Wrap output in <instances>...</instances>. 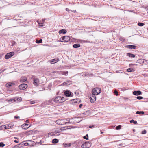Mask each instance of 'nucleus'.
Here are the masks:
<instances>
[{
  "label": "nucleus",
  "instance_id": "f257e3e1",
  "mask_svg": "<svg viewBox=\"0 0 148 148\" xmlns=\"http://www.w3.org/2000/svg\"><path fill=\"white\" fill-rule=\"evenodd\" d=\"M56 123L58 125H64L66 123H70V120L69 119H61L57 120L56 121Z\"/></svg>",
  "mask_w": 148,
  "mask_h": 148
},
{
  "label": "nucleus",
  "instance_id": "f03ea898",
  "mask_svg": "<svg viewBox=\"0 0 148 148\" xmlns=\"http://www.w3.org/2000/svg\"><path fill=\"white\" fill-rule=\"evenodd\" d=\"M53 99L54 102L58 103H62L66 100L64 97L61 96H58Z\"/></svg>",
  "mask_w": 148,
  "mask_h": 148
},
{
  "label": "nucleus",
  "instance_id": "7ed1b4c3",
  "mask_svg": "<svg viewBox=\"0 0 148 148\" xmlns=\"http://www.w3.org/2000/svg\"><path fill=\"white\" fill-rule=\"evenodd\" d=\"M101 92V90L99 88H93L92 91V95H97L100 93Z\"/></svg>",
  "mask_w": 148,
  "mask_h": 148
},
{
  "label": "nucleus",
  "instance_id": "20e7f679",
  "mask_svg": "<svg viewBox=\"0 0 148 148\" xmlns=\"http://www.w3.org/2000/svg\"><path fill=\"white\" fill-rule=\"evenodd\" d=\"M70 40V38L67 36H63L60 39V41L61 42H68Z\"/></svg>",
  "mask_w": 148,
  "mask_h": 148
},
{
  "label": "nucleus",
  "instance_id": "39448f33",
  "mask_svg": "<svg viewBox=\"0 0 148 148\" xmlns=\"http://www.w3.org/2000/svg\"><path fill=\"white\" fill-rule=\"evenodd\" d=\"M91 145L90 143L88 142H86L82 144L81 145V147L82 148H88L91 147Z\"/></svg>",
  "mask_w": 148,
  "mask_h": 148
},
{
  "label": "nucleus",
  "instance_id": "423d86ee",
  "mask_svg": "<svg viewBox=\"0 0 148 148\" xmlns=\"http://www.w3.org/2000/svg\"><path fill=\"white\" fill-rule=\"evenodd\" d=\"M14 54L13 52H11L7 53L5 56V58L6 59H8L11 57Z\"/></svg>",
  "mask_w": 148,
  "mask_h": 148
},
{
  "label": "nucleus",
  "instance_id": "0eeeda50",
  "mask_svg": "<svg viewBox=\"0 0 148 148\" xmlns=\"http://www.w3.org/2000/svg\"><path fill=\"white\" fill-rule=\"evenodd\" d=\"M27 87V85L25 84H22L19 86V88L21 90H24L26 89Z\"/></svg>",
  "mask_w": 148,
  "mask_h": 148
},
{
  "label": "nucleus",
  "instance_id": "6e6552de",
  "mask_svg": "<svg viewBox=\"0 0 148 148\" xmlns=\"http://www.w3.org/2000/svg\"><path fill=\"white\" fill-rule=\"evenodd\" d=\"M81 102V100L79 99H73V100L72 103L74 104H79Z\"/></svg>",
  "mask_w": 148,
  "mask_h": 148
},
{
  "label": "nucleus",
  "instance_id": "1a4fd4ad",
  "mask_svg": "<svg viewBox=\"0 0 148 148\" xmlns=\"http://www.w3.org/2000/svg\"><path fill=\"white\" fill-rule=\"evenodd\" d=\"M90 99L92 103H94L96 101V97L95 95H93L90 97Z\"/></svg>",
  "mask_w": 148,
  "mask_h": 148
},
{
  "label": "nucleus",
  "instance_id": "9d476101",
  "mask_svg": "<svg viewBox=\"0 0 148 148\" xmlns=\"http://www.w3.org/2000/svg\"><path fill=\"white\" fill-rule=\"evenodd\" d=\"M33 84L36 86H37L39 84V79L37 78H34Z\"/></svg>",
  "mask_w": 148,
  "mask_h": 148
},
{
  "label": "nucleus",
  "instance_id": "9b49d317",
  "mask_svg": "<svg viewBox=\"0 0 148 148\" xmlns=\"http://www.w3.org/2000/svg\"><path fill=\"white\" fill-rule=\"evenodd\" d=\"M140 62L141 64H147V61L145 59H141L140 60Z\"/></svg>",
  "mask_w": 148,
  "mask_h": 148
},
{
  "label": "nucleus",
  "instance_id": "f8f14e48",
  "mask_svg": "<svg viewBox=\"0 0 148 148\" xmlns=\"http://www.w3.org/2000/svg\"><path fill=\"white\" fill-rule=\"evenodd\" d=\"M133 94L134 95L138 96L142 94V92L139 90L134 91L133 92Z\"/></svg>",
  "mask_w": 148,
  "mask_h": 148
},
{
  "label": "nucleus",
  "instance_id": "ddd939ff",
  "mask_svg": "<svg viewBox=\"0 0 148 148\" xmlns=\"http://www.w3.org/2000/svg\"><path fill=\"white\" fill-rule=\"evenodd\" d=\"M58 74L66 76L68 75V71H58Z\"/></svg>",
  "mask_w": 148,
  "mask_h": 148
},
{
  "label": "nucleus",
  "instance_id": "4468645a",
  "mask_svg": "<svg viewBox=\"0 0 148 148\" xmlns=\"http://www.w3.org/2000/svg\"><path fill=\"white\" fill-rule=\"evenodd\" d=\"M59 61V59L58 58L52 59L50 61L51 64H54L58 62Z\"/></svg>",
  "mask_w": 148,
  "mask_h": 148
},
{
  "label": "nucleus",
  "instance_id": "2eb2a0df",
  "mask_svg": "<svg viewBox=\"0 0 148 148\" xmlns=\"http://www.w3.org/2000/svg\"><path fill=\"white\" fill-rule=\"evenodd\" d=\"M64 95L66 97H69L71 95V92L69 90H67L64 92Z\"/></svg>",
  "mask_w": 148,
  "mask_h": 148
},
{
  "label": "nucleus",
  "instance_id": "dca6fc26",
  "mask_svg": "<svg viewBox=\"0 0 148 148\" xmlns=\"http://www.w3.org/2000/svg\"><path fill=\"white\" fill-rule=\"evenodd\" d=\"M28 125V124H24L21 125V127L23 129L25 130H27L29 127H30L29 126V127H27Z\"/></svg>",
  "mask_w": 148,
  "mask_h": 148
},
{
  "label": "nucleus",
  "instance_id": "f3484780",
  "mask_svg": "<svg viewBox=\"0 0 148 148\" xmlns=\"http://www.w3.org/2000/svg\"><path fill=\"white\" fill-rule=\"evenodd\" d=\"M125 47L127 48L131 49H135L136 48L137 46L133 45H128L125 46Z\"/></svg>",
  "mask_w": 148,
  "mask_h": 148
},
{
  "label": "nucleus",
  "instance_id": "a211bd4d",
  "mask_svg": "<svg viewBox=\"0 0 148 148\" xmlns=\"http://www.w3.org/2000/svg\"><path fill=\"white\" fill-rule=\"evenodd\" d=\"M15 84L14 83H12L11 82H9L6 84V87L10 88L13 85H15Z\"/></svg>",
  "mask_w": 148,
  "mask_h": 148
},
{
  "label": "nucleus",
  "instance_id": "6ab92c4d",
  "mask_svg": "<svg viewBox=\"0 0 148 148\" xmlns=\"http://www.w3.org/2000/svg\"><path fill=\"white\" fill-rule=\"evenodd\" d=\"M27 79L26 77H21L20 79L21 82H25L27 80Z\"/></svg>",
  "mask_w": 148,
  "mask_h": 148
},
{
  "label": "nucleus",
  "instance_id": "aec40b11",
  "mask_svg": "<svg viewBox=\"0 0 148 148\" xmlns=\"http://www.w3.org/2000/svg\"><path fill=\"white\" fill-rule=\"evenodd\" d=\"M67 32V31L65 29H61L59 31V33L60 34H65Z\"/></svg>",
  "mask_w": 148,
  "mask_h": 148
},
{
  "label": "nucleus",
  "instance_id": "412c9836",
  "mask_svg": "<svg viewBox=\"0 0 148 148\" xmlns=\"http://www.w3.org/2000/svg\"><path fill=\"white\" fill-rule=\"evenodd\" d=\"M127 55L130 57L134 58L135 57V55L134 54L130 53H127Z\"/></svg>",
  "mask_w": 148,
  "mask_h": 148
},
{
  "label": "nucleus",
  "instance_id": "4be33fe9",
  "mask_svg": "<svg viewBox=\"0 0 148 148\" xmlns=\"http://www.w3.org/2000/svg\"><path fill=\"white\" fill-rule=\"evenodd\" d=\"M80 45L79 44H75L73 45V47L74 48H77L80 47Z\"/></svg>",
  "mask_w": 148,
  "mask_h": 148
},
{
  "label": "nucleus",
  "instance_id": "5701e85b",
  "mask_svg": "<svg viewBox=\"0 0 148 148\" xmlns=\"http://www.w3.org/2000/svg\"><path fill=\"white\" fill-rule=\"evenodd\" d=\"M89 112L88 111H86L85 112L83 113L82 114V115L83 116H84L85 117L87 116L88 115Z\"/></svg>",
  "mask_w": 148,
  "mask_h": 148
},
{
  "label": "nucleus",
  "instance_id": "b1692460",
  "mask_svg": "<svg viewBox=\"0 0 148 148\" xmlns=\"http://www.w3.org/2000/svg\"><path fill=\"white\" fill-rule=\"evenodd\" d=\"M58 142V140L57 139H54L52 140V142L53 143H56Z\"/></svg>",
  "mask_w": 148,
  "mask_h": 148
},
{
  "label": "nucleus",
  "instance_id": "393cba45",
  "mask_svg": "<svg viewBox=\"0 0 148 148\" xmlns=\"http://www.w3.org/2000/svg\"><path fill=\"white\" fill-rule=\"evenodd\" d=\"M63 145L65 147H69L71 145V143H63Z\"/></svg>",
  "mask_w": 148,
  "mask_h": 148
},
{
  "label": "nucleus",
  "instance_id": "a878e982",
  "mask_svg": "<svg viewBox=\"0 0 148 148\" xmlns=\"http://www.w3.org/2000/svg\"><path fill=\"white\" fill-rule=\"evenodd\" d=\"M54 98L52 99L49 100L48 102V103H47V104H51L52 103H53V102H52L53 101V99Z\"/></svg>",
  "mask_w": 148,
  "mask_h": 148
},
{
  "label": "nucleus",
  "instance_id": "bb28decb",
  "mask_svg": "<svg viewBox=\"0 0 148 148\" xmlns=\"http://www.w3.org/2000/svg\"><path fill=\"white\" fill-rule=\"evenodd\" d=\"M144 111H137L136 112V114H143L144 113Z\"/></svg>",
  "mask_w": 148,
  "mask_h": 148
},
{
  "label": "nucleus",
  "instance_id": "cd10ccee",
  "mask_svg": "<svg viewBox=\"0 0 148 148\" xmlns=\"http://www.w3.org/2000/svg\"><path fill=\"white\" fill-rule=\"evenodd\" d=\"M127 71L128 72H131L132 71H134V70L132 68H130L127 69Z\"/></svg>",
  "mask_w": 148,
  "mask_h": 148
},
{
  "label": "nucleus",
  "instance_id": "c85d7f7f",
  "mask_svg": "<svg viewBox=\"0 0 148 148\" xmlns=\"http://www.w3.org/2000/svg\"><path fill=\"white\" fill-rule=\"evenodd\" d=\"M130 123H133L134 124H136L137 123V121H134L133 119H132L131 120H130Z\"/></svg>",
  "mask_w": 148,
  "mask_h": 148
},
{
  "label": "nucleus",
  "instance_id": "c756f323",
  "mask_svg": "<svg viewBox=\"0 0 148 148\" xmlns=\"http://www.w3.org/2000/svg\"><path fill=\"white\" fill-rule=\"evenodd\" d=\"M36 42L37 43H41L42 42V39H40L39 40H36Z\"/></svg>",
  "mask_w": 148,
  "mask_h": 148
},
{
  "label": "nucleus",
  "instance_id": "7c9ffc66",
  "mask_svg": "<svg viewBox=\"0 0 148 148\" xmlns=\"http://www.w3.org/2000/svg\"><path fill=\"white\" fill-rule=\"evenodd\" d=\"M144 24L143 23L139 22L138 23V25L140 26H142L144 25Z\"/></svg>",
  "mask_w": 148,
  "mask_h": 148
},
{
  "label": "nucleus",
  "instance_id": "2f4dec72",
  "mask_svg": "<svg viewBox=\"0 0 148 148\" xmlns=\"http://www.w3.org/2000/svg\"><path fill=\"white\" fill-rule=\"evenodd\" d=\"M2 127H4L5 129H8L10 128L8 126V125H4Z\"/></svg>",
  "mask_w": 148,
  "mask_h": 148
},
{
  "label": "nucleus",
  "instance_id": "473e14b6",
  "mask_svg": "<svg viewBox=\"0 0 148 148\" xmlns=\"http://www.w3.org/2000/svg\"><path fill=\"white\" fill-rule=\"evenodd\" d=\"M121 125H119L116 127V130H119L121 128Z\"/></svg>",
  "mask_w": 148,
  "mask_h": 148
},
{
  "label": "nucleus",
  "instance_id": "72a5a7b5",
  "mask_svg": "<svg viewBox=\"0 0 148 148\" xmlns=\"http://www.w3.org/2000/svg\"><path fill=\"white\" fill-rule=\"evenodd\" d=\"M136 98L138 100H141L143 99V97L142 96H138L136 97Z\"/></svg>",
  "mask_w": 148,
  "mask_h": 148
},
{
  "label": "nucleus",
  "instance_id": "f704fd0d",
  "mask_svg": "<svg viewBox=\"0 0 148 148\" xmlns=\"http://www.w3.org/2000/svg\"><path fill=\"white\" fill-rule=\"evenodd\" d=\"M86 136H87V137L86 136H84L83 137V138L84 139H85L86 140H88V135L87 134L86 135Z\"/></svg>",
  "mask_w": 148,
  "mask_h": 148
},
{
  "label": "nucleus",
  "instance_id": "c9c22d12",
  "mask_svg": "<svg viewBox=\"0 0 148 148\" xmlns=\"http://www.w3.org/2000/svg\"><path fill=\"white\" fill-rule=\"evenodd\" d=\"M13 126L14 124H9L8 125V126H9L10 128L12 127Z\"/></svg>",
  "mask_w": 148,
  "mask_h": 148
},
{
  "label": "nucleus",
  "instance_id": "e433bc0d",
  "mask_svg": "<svg viewBox=\"0 0 148 148\" xmlns=\"http://www.w3.org/2000/svg\"><path fill=\"white\" fill-rule=\"evenodd\" d=\"M114 93L117 96L118 95V92L116 90H115L114 91Z\"/></svg>",
  "mask_w": 148,
  "mask_h": 148
},
{
  "label": "nucleus",
  "instance_id": "4c0bfd02",
  "mask_svg": "<svg viewBox=\"0 0 148 148\" xmlns=\"http://www.w3.org/2000/svg\"><path fill=\"white\" fill-rule=\"evenodd\" d=\"M146 133V130H144L142 132V134H145Z\"/></svg>",
  "mask_w": 148,
  "mask_h": 148
},
{
  "label": "nucleus",
  "instance_id": "58836bf2",
  "mask_svg": "<svg viewBox=\"0 0 148 148\" xmlns=\"http://www.w3.org/2000/svg\"><path fill=\"white\" fill-rule=\"evenodd\" d=\"M5 146V144L3 142H1V147H3Z\"/></svg>",
  "mask_w": 148,
  "mask_h": 148
},
{
  "label": "nucleus",
  "instance_id": "ea45409f",
  "mask_svg": "<svg viewBox=\"0 0 148 148\" xmlns=\"http://www.w3.org/2000/svg\"><path fill=\"white\" fill-rule=\"evenodd\" d=\"M30 103L31 104H33L35 103V102L34 101H32L30 102Z\"/></svg>",
  "mask_w": 148,
  "mask_h": 148
},
{
  "label": "nucleus",
  "instance_id": "a19ab883",
  "mask_svg": "<svg viewBox=\"0 0 148 148\" xmlns=\"http://www.w3.org/2000/svg\"><path fill=\"white\" fill-rule=\"evenodd\" d=\"M4 125H3L1 126V130H4V127H2Z\"/></svg>",
  "mask_w": 148,
  "mask_h": 148
},
{
  "label": "nucleus",
  "instance_id": "79ce46f5",
  "mask_svg": "<svg viewBox=\"0 0 148 148\" xmlns=\"http://www.w3.org/2000/svg\"><path fill=\"white\" fill-rule=\"evenodd\" d=\"M43 24V23H39V26H43V25H42Z\"/></svg>",
  "mask_w": 148,
  "mask_h": 148
},
{
  "label": "nucleus",
  "instance_id": "37998d69",
  "mask_svg": "<svg viewBox=\"0 0 148 148\" xmlns=\"http://www.w3.org/2000/svg\"><path fill=\"white\" fill-rule=\"evenodd\" d=\"M19 118H20L19 116H14V118L15 119Z\"/></svg>",
  "mask_w": 148,
  "mask_h": 148
},
{
  "label": "nucleus",
  "instance_id": "c03bdc74",
  "mask_svg": "<svg viewBox=\"0 0 148 148\" xmlns=\"http://www.w3.org/2000/svg\"><path fill=\"white\" fill-rule=\"evenodd\" d=\"M94 125L90 126L89 127V128H92L93 127H94Z\"/></svg>",
  "mask_w": 148,
  "mask_h": 148
},
{
  "label": "nucleus",
  "instance_id": "a18cd8bd",
  "mask_svg": "<svg viewBox=\"0 0 148 148\" xmlns=\"http://www.w3.org/2000/svg\"><path fill=\"white\" fill-rule=\"evenodd\" d=\"M82 106H83V105L82 104H80L79 105V107L80 108H81V107Z\"/></svg>",
  "mask_w": 148,
  "mask_h": 148
},
{
  "label": "nucleus",
  "instance_id": "49530a36",
  "mask_svg": "<svg viewBox=\"0 0 148 148\" xmlns=\"http://www.w3.org/2000/svg\"><path fill=\"white\" fill-rule=\"evenodd\" d=\"M14 141L16 143H18V141H17L16 140H14Z\"/></svg>",
  "mask_w": 148,
  "mask_h": 148
},
{
  "label": "nucleus",
  "instance_id": "de8ad7c7",
  "mask_svg": "<svg viewBox=\"0 0 148 148\" xmlns=\"http://www.w3.org/2000/svg\"><path fill=\"white\" fill-rule=\"evenodd\" d=\"M134 64H130V66H133V65Z\"/></svg>",
  "mask_w": 148,
  "mask_h": 148
},
{
  "label": "nucleus",
  "instance_id": "09e8293b",
  "mask_svg": "<svg viewBox=\"0 0 148 148\" xmlns=\"http://www.w3.org/2000/svg\"><path fill=\"white\" fill-rule=\"evenodd\" d=\"M26 122L27 123H29V120H26Z\"/></svg>",
  "mask_w": 148,
  "mask_h": 148
},
{
  "label": "nucleus",
  "instance_id": "8fccbe9b",
  "mask_svg": "<svg viewBox=\"0 0 148 148\" xmlns=\"http://www.w3.org/2000/svg\"><path fill=\"white\" fill-rule=\"evenodd\" d=\"M66 10L67 11H69V9L68 8H66Z\"/></svg>",
  "mask_w": 148,
  "mask_h": 148
},
{
  "label": "nucleus",
  "instance_id": "3c124183",
  "mask_svg": "<svg viewBox=\"0 0 148 148\" xmlns=\"http://www.w3.org/2000/svg\"><path fill=\"white\" fill-rule=\"evenodd\" d=\"M45 20L42 19V22H43V23L44 22Z\"/></svg>",
  "mask_w": 148,
  "mask_h": 148
},
{
  "label": "nucleus",
  "instance_id": "603ef678",
  "mask_svg": "<svg viewBox=\"0 0 148 148\" xmlns=\"http://www.w3.org/2000/svg\"><path fill=\"white\" fill-rule=\"evenodd\" d=\"M79 118H75V119H79Z\"/></svg>",
  "mask_w": 148,
  "mask_h": 148
},
{
  "label": "nucleus",
  "instance_id": "864d4df0",
  "mask_svg": "<svg viewBox=\"0 0 148 148\" xmlns=\"http://www.w3.org/2000/svg\"><path fill=\"white\" fill-rule=\"evenodd\" d=\"M56 72H57V73H58V71H57V72H56V71H53V73H56Z\"/></svg>",
  "mask_w": 148,
  "mask_h": 148
},
{
  "label": "nucleus",
  "instance_id": "5fc2aeb1",
  "mask_svg": "<svg viewBox=\"0 0 148 148\" xmlns=\"http://www.w3.org/2000/svg\"><path fill=\"white\" fill-rule=\"evenodd\" d=\"M101 134H103V132H102L101 131Z\"/></svg>",
  "mask_w": 148,
  "mask_h": 148
},
{
  "label": "nucleus",
  "instance_id": "6e6d98bb",
  "mask_svg": "<svg viewBox=\"0 0 148 148\" xmlns=\"http://www.w3.org/2000/svg\"><path fill=\"white\" fill-rule=\"evenodd\" d=\"M26 144H27H27H28V143H26L25 144V145Z\"/></svg>",
  "mask_w": 148,
  "mask_h": 148
},
{
  "label": "nucleus",
  "instance_id": "4d7b16f0",
  "mask_svg": "<svg viewBox=\"0 0 148 148\" xmlns=\"http://www.w3.org/2000/svg\"><path fill=\"white\" fill-rule=\"evenodd\" d=\"M119 145L121 146V144Z\"/></svg>",
  "mask_w": 148,
  "mask_h": 148
},
{
  "label": "nucleus",
  "instance_id": "13d9d810",
  "mask_svg": "<svg viewBox=\"0 0 148 148\" xmlns=\"http://www.w3.org/2000/svg\"><path fill=\"white\" fill-rule=\"evenodd\" d=\"M145 74H144V76H145Z\"/></svg>",
  "mask_w": 148,
  "mask_h": 148
},
{
  "label": "nucleus",
  "instance_id": "bf43d9fd",
  "mask_svg": "<svg viewBox=\"0 0 148 148\" xmlns=\"http://www.w3.org/2000/svg\"><path fill=\"white\" fill-rule=\"evenodd\" d=\"M147 9H148V7H147Z\"/></svg>",
  "mask_w": 148,
  "mask_h": 148
}]
</instances>
